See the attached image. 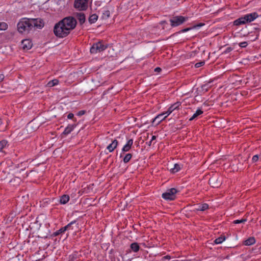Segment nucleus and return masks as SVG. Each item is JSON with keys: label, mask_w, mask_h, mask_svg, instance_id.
I'll list each match as a JSON object with an SVG mask.
<instances>
[{"label": "nucleus", "mask_w": 261, "mask_h": 261, "mask_svg": "<svg viewBox=\"0 0 261 261\" xmlns=\"http://www.w3.org/2000/svg\"><path fill=\"white\" fill-rule=\"evenodd\" d=\"M2 123V120L0 119V125H1Z\"/></svg>", "instance_id": "obj_45"}, {"label": "nucleus", "mask_w": 261, "mask_h": 261, "mask_svg": "<svg viewBox=\"0 0 261 261\" xmlns=\"http://www.w3.org/2000/svg\"><path fill=\"white\" fill-rule=\"evenodd\" d=\"M151 142H152V141L150 140V142H149V143H148V145H151Z\"/></svg>", "instance_id": "obj_44"}, {"label": "nucleus", "mask_w": 261, "mask_h": 261, "mask_svg": "<svg viewBox=\"0 0 261 261\" xmlns=\"http://www.w3.org/2000/svg\"><path fill=\"white\" fill-rule=\"evenodd\" d=\"M77 19L79 20L81 24H83L85 21V16L83 13H79L77 14Z\"/></svg>", "instance_id": "obj_19"}, {"label": "nucleus", "mask_w": 261, "mask_h": 261, "mask_svg": "<svg viewBox=\"0 0 261 261\" xmlns=\"http://www.w3.org/2000/svg\"><path fill=\"white\" fill-rule=\"evenodd\" d=\"M204 24H202V23H199V24H197V25H194L193 27L192 28H186V29H182L181 30H180L179 33H184V32H186L192 29H194V28H198L202 25H203Z\"/></svg>", "instance_id": "obj_22"}, {"label": "nucleus", "mask_w": 261, "mask_h": 261, "mask_svg": "<svg viewBox=\"0 0 261 261\" xmlns=\"http://www.w3.org/2000/svg\"><path fill=\"white\" fill-rule=\"evenodd\" d=\"M162 70L161 68H160V67H156L154 69V71L155 72H160Z\"/></svg>", "instance_id": "obj_39"}, {"label": "nucleus", "mask_w": 261, "mask_h": 261, "mask_svg": "<svg viewBox=\"0 0 261 261\" xmlns=\"http://www.w3.org/2000/svg\"><path fill=\"white\" fill-rule=\"evenodd\" d=\"M231 50V48L230 47H228L226 50L224 51L225 53H227Z\"/></svg>", "instance_id": "obj_40"}, {"label": "nucleus", "mask_w": 261, "mask_h": 261, "mask_svg": "<svg viewBox=\"0 0 261 261\" xmlns=\"http://www.w3.org/2000/svg\"><path fill=\"white\" fill-rule=\"evenodd\" d=\"M258 159H259L258 155L256 154V155H254L252 159V162L254 163V162H257L258 160Z\"/></svg>", "instance_id": "obj_35"}, {"label": "nucleus", "mask_w": 261, "mask_h": 261, "mask_svg": "<svg viewBox=\"0 0 261 261\" xmlns=\"http://www.w3.org/2000/svg\"><path fill=\"white\" fill-rule=\"evenodd\" d=\"M131 249L135 252H137L139 251L140 247L138 243H133L130 245Z\"/></svg>", "instance_id": "obj_23"}, {"label": "nucleus", "mask_w": 261, "mask_h": 261, "mask_svg": "<svg viewBox=\"0 0 261 261\" xmlns=\"http://www.w3.org/2000/svg\"><path fill=\"white\" fill-rule=\"evenodd\" d=\"M74 117V115L72 113H69L67 115L68 119H73Z\"/></svg>", "instance_id": "obj_38"}, {"label": "nucleus", "mask_w": 261, "mask_h": 261, "mask_svg": "<svg viewBox=\"0 0 261 261\" xmlns=\"http://www.w3.org/2000/svg\"><path fill=\"white\" fill-rule=\"evenodd\" d=\"M54 32L55 35L59 38L65 37L70 33L68 29L64 27L60 21L55 25Z\"/></svg>", "instance_id": "obj_3"}, {"label": "nucleus", "mask_w": 261, "mask_h": 261, "mask_svg": "<svg viewBox=\"0 0 261 261\" xmlns=\"http://www.w3.org/2000/svg\"><path fill=\"white\" fill-rule=\"evenodd\" d=\"M255 242V240L253 237H250L249 239H247L244 242V244L245 245L250 246L253 245Z\"/></svg>", "instance_id": "obj_20"}, {"label": "nucleus", "mask_w": 261, "mask_h": 261, "mask_svg": "<svg viewBox=\"0 0 261 261\" xmlns=\"http://www.w3.org/2000/svg\"><path fill=\"white\" fill-rule=\"evenodd\" d=\"M7 143L8 142L5 140H3L0 141V149L1 150H2L3 149L7 146Z\"/></svg>", "instance_id": "obj_31"}, {"label": "nucleus", "mask_w": 261, "mask_h": 261, "mask_svg": "<svg viewBox=\"0 0 261 261\" xmlns=\"http://www.w3.org/2000/svg\"><path fill=\"white\" fill-rule=\"evenodd\" d=\"M73 121H76V119H73Z\"/></svg>", "instance_id": "obj_46"}, {"label": "nucleus", "mask_w": 261, "mask_h": 261, "mask_svg": "<svg viewBox=\"0 0 261 261\" xmlns=\"http://www.w3.org/2000/svg\"><path fill=\"white\" fill-rule=\"evenodd\" d=\"M168 116L165 113H161L157 115L152 121L154 122L156 121H158V124L160 123L162 121L164 120Z\"/></svg>", "instance_id": "obj_14"}, {"label": "nucleus", "mask_w": 261, "mask_h": 261, "mask_svg": "<svg viewBox=\"0 0 261 261\" xmlns=\"http://www.w3.org/2000/svg\"><path fill=\"white\" fill-rule=\"evenodd\" d=\"M118 144V141L115 139L113 141H112V143L107 146V149L109 150L110 152H111L113 151L114 149L117 147Z\"/></svg>", "instance_id": "obj_13"}, {"label": "nucleus", "mask_w": 261, "mask_h": 261, "mask_svg": "<svg viewBox=\"0 0 261 261\" xmlns=\"http://www.w3.org/2000/svg\"><path fill=\"white\" fill-rule=\"evenodd\" d=\"M75 124H69L65 129L63 134L65 135H68L75 127Z\"/></svg>", "instance_id": "obj_16"}, {"label": "nucleus", "mask_w": 261, "mask_h": 261, "mask_svg": "<svg viewBox=\"0 0 261 261\" xmlns=\"http://www.w3.org/2000/svg\"><path fill=\"white\" fill-rule=\"evenodd\" d=\"M258 16L257 13L256 12L246 14L244 16L235 20L233 21V24L238 26L250 22L256 19Z\"/></svg>", "instance_id": "obj_2"}, {"label": "nucleus", "mask_w": 261, "mask_h": 261, "mask_svg": "<svg viewBox=\"0 0 261 261\" xmlns=\"http://www.w3.org/2000/svg\"><path fill=\"white\" fill-rule=\"evenodd\" d=\"M181 103L180 102L174 103L168 108V110L165 112V114H166L167 116L169 115L173 111L178 109Z\"/></svg>", "instance_id": "obj_10"}, {"label": "nucleus", "mask_w": 261, "mask_h": 261, "mask_svg": "<svg viewBox=\"0 0 261 261\" xmlns=\"http://www.w3.org/2000/svg\"><path fill=\"white\" fill-rule=\"evenodd\" d=\"M65 231H66V227H63L60 228L59 230L55 232L54 234L55 236H57L59 235V234L65 232Z\"/></svg>", "instance_id": "obj_32"}, {"label": "nucleus", "mask_w": 261, "mask_h": 261, "mask_svg": "<svg viewBox=\"0 0 261 261\" xmlns=\"http://www.w3.org/2000/svg\"><path fill=\"white\" fill-rule=\"evenodd\" d=\"M165 257L166 258H168V259H170V256H165Z\"/></svg>", "instance_id": "obj_43"}, {"label": "nucleus", "mask_w": 261, "mask_h": 261, "mask_svg": "<svg viewBox=\"0 0 261 261\" xmlns=\"http://www.w3.org/2000/svg\"><path fill=\"white\" fill-rule=\"evenodd\" d=\"M8 28V25L5 22H0V31H5Z\"/></svg>", "instance_id": "obj_29"}, {"label": "nucleus", "mask_w": 261, "mask_h": 261, "mask_svg": "<svg viewBox=\"0 0 261 261\" xmlns=\"http://www.w3.org/2000/svg\"><path fill=\"white\" fill-rule=\"evenodd\" d=\"M246 221H247V220L246 219H242L241 220H236L233 221V223L234 224H240V223H244Z\"/></svg>", "instance_id": "obj_33"}, {"label": "nucleus", "mask_w": 261, "mask_h": 261, "mask_svg": "<svg viewBox=\"0 0 261 261\" xmlns=\"http://www.w3.org/2000/svg\"><path fill=\"white\" fill-rule=\"evenodd\" d=\"M108 47V45L101 42L94 43L90 48L91 54H97L105 50Z\"/></svg>", "instance_id": "obj_5"}, {"label": "nucleus", "mask_w": 261, "mask_h": 261, "mask_svg": "<svg viewBox=\"0 0 261 261\" xmlns=\"http://www.w3.org/2000/svg\"><path fill=\"white\" fill-rule=\"evenodd\" d=\"M58 83H59V81L57 79H54L51 81H50L47 83V86L48 87H53L54 86L58 85Z\"/></svg>", "instance_id": "obj_26"}, {"label": "nucleus", "mask_w": 261, "mask_h": 261, "mask_svg": "<svg viewBox=\"0 0 261 261\" xmlns=\"http://www.w3.org/2000/svg\"><path fill=\"white\" fill-rule=\"evenodd\" d=\"M110 16V12L107 8L103 9L101 18L102 19H107Z\"/></svg>", "instance_id": "obj_17"}, {"label": "nucleus", "mask_w": 261, "mask_h": 261, "mask_svg": "<svg viewBox=\"0 0 261 261\" xmlns=\"http://www.w3.org/2000/svg\"><path fill=\"white\" fill-rule=\"evenodd\" d=\"M85 111H84V110H82V111H79V112L77 113V115L78 116H82V115H83L84 114H85Z\"/></svg>", "instance_id": "obj_37"}, {"label": "nucleus", "mask_w": 261, "mask_h": 261, "mask_svg": "<svg viewBox=\"0 0 261 261\" xmlns=\"http://www.w3.org/2000/svg\"><path fill=\"white\" fill-rule=\"evenodd\" d=\"M73 224H75L76 227H77V224H76L75 221H73L69 223L68 224H67L66 226H64V227H66V230H69L70 229H73L72 225Z\"/></svg>", "instance_id": "obj_28"}, {"label": "nucleus", "mask_w": 261, "mask_h": 261, "mask_svg": "<svg viewBox=\"0 0 261 261\" xmlns=\"http://www.w3.org/2000/svg\"><path fill=\"white\" fill-rule=\"evenodd\" d=\"M133 144V140L132 139H129L127 141L126 144L123 146V147L122 149V153L120 154V157L122 156V153H124L125 152L128 151L132 146Z\"/></svg>", "instance_id": "obj_11"}, {"label": "nucleus", "mask_w": 261, "mask_h": 261, "mask_svg": "<svg viewBox=\"0 0 261 261\" xmlns=\"http://www.w3.org/2000/svg\"><path fill=\"white\" fill-rule=\"evenodd\" d=\"M68 31L70 32L76 27L77 22L76 19L73 17H67L60 21Z\"/></svg>", "instance_id": "obj_4"}, {"label": "nucleus", "mask_w": 261, "mask_h": 261, "mask_svg": "<svg viewBox=\"0 0 261 261\" xmlns=\"http://www.w3.org/2000/svg\"><path fill=\"white\" fill-rule=\"evenodd\" d=\"M177 192V190L175 188L170 189L162 194V197L166 200H173L175 198V194Z\"/></svg>", "instance_id": "obj_7"}, {"label": "nucleus", "mask_w": 261, "mask_h": 261, "mask_svg": "<svg viewBox=\"0 0 261 261\" xmlns=\"http://www.w3.org/2000/svg\"><path fill=\"white\" fill-rule=\"evenodd\" d=\"M98 16L96 14H92L89 18V22L91 24L93 23L96 22Z\"/></svg>", "instance_id": "obj_24"}, {"label": "nucleus", "mask_w": 261, "mask_h": 261, "mask_svg": "<svg viewBox=\"0 0 261 261\" xmlns=\"http://www.w3.org/2000/svg\"><path fill=\"white\" fill-rule=\"evenodd\" d=\"M225 240V237L224 236H221L215 239L214 242L216 244H221Z\"/></svg>", "instance_id": "obj_27"}, {"label": "nucleus", "mask_w": 261, "mask_h": 261, "mask_svg": "<svg viewBox=\"0 0 261 261\" xmlns=\"http://www.w3.org/2000/svg\"><path fill=\"white\" fill-rule=\"evenodd\" d=\"M21 45L23 49L29 50L32 47V43L29 39H25L22 41Z\"/></svg>", "instance_id": "obj_12"}, {"label": "nucleus", "mask_w": 261, "mask_h": 261, "mask_svg": "<svg viewBox=\"0 0 261 261\" xmlns=\"http://www.w3.org/2000/svg\"><path fill=\"white\" fill-rule=\"evenodd\" d=\"M2 151V150H1V149H0V151Z\"/></svg>", "instance_id": "obj_47"}, {"label": "nucleus", "mask_w": 261, "mask_h": 261, "mask_svg": "<svg viewBox=\"0 0 261 261\" xmlns=\"http://www.w3.org/2000/svg\"><path fill=\"white\" fill-rule=\"evenodd\" d=\"M247 45V42L245 41L239 43V46L242 48L246 47Z\"/></svg>", "instance_id": "obj_36"}, {"label": "nucleus", "mask_w": 261, "mask_h": 261, "mask_svg": "<svg viewBox=\"0 0 261 261\" xmlns=\"http://www.w3.org/2000/svg\"><path fill=\"white\" fill-rule=\"evenodd\" d=\"M155 139H156V137L155 136H152V137H151V141L152 142Z\"/></svg>", "instance_id": "obj_42"}, {"label": "nucleus", "mask_w": 261, "mask_h": 261, "mask_svg": "<svg viewBox=\"0 0 261 261\" xmlns=\"http://www.w3.org/2000/svg\"><path fill=\"white\" fill-rule=\"evenodd\" d=\"M88 0H75L74 7L80 10H85L87 7Z\"/></svg>", "instance_id": "obj_9"}, {"label": "nucleus", "mask_w": 261, "mask_h": 261, "mask_svg": "<svg viewBox=\"0 0 261 261\" xmlns=\"http://www.w3.org/2000/svg\"><path fill=\"white\" fill-rule=\"evenodd\" d=\"M204 63H205L204 61L196 63L195 65V66L196 68H199V67L203 66L204 64Z\"/></svg>", "instance_id": "obj_34"}, {"label": "nucleus", "mask_w": 261, "mask_h": 261, "mask_svg": "<svg viewBox=\"0 0 261 261\" xmlns=\"http://www.w3.org/2000/svg\"><path fill=\"white\" fill-rule=\"evenodd\" d=\"M203 113V111L200 109H198L196 111V112L193 115V116L189 119L190 121H192L196 118H197L198 116L202 114Z\"/></svg>", "instance_id": "obj_21"}, {"label": "nucleus", "mask_w": 261, "mask_h": 261, "mask_svg": "<svg viewBox=\"0 0 261 261\" xmlns=\"http://www.w3.org/2000/svg\"><path fill=\"white\" fill-rule=\"evenodd\" d=\"M209 184L213 188L219 187L222 183V180L217 176H213L209 179Z\"/></svg>", "instance_id": "obj_8"}, {"label": "nucleus", "mask_w": 261, "mask_h": 261, "mask_svg": "<svg viewBox=\"0 0 261 261\" xmlns=\"http://www.w3.org/2000/svg\"><path fill=\"white\" fill-rule=\"evenodd\" d=\"M208 208V205L206 203H203L202 204H197L195 205V211H204Z\"/></svg>", "instance_id": "obj_15"}, {"label": "nucleus", "mask_w": 261, "mask_h": 261, "mask_svg": "<svg viewBox=\"0 0 261 261\" xmlns=\"http://www.w3.org/2000/svg\"><path fill=\"white\" fill-rule=\"evenodd\" d=\"M69 200V196L68 195H62L60 199V203L62 204L67 203Z\"/></svg>", "instance_id": "obj_18"}, {"label": "nucleus", "mask_w": 261, "mask_h": 261, "mask_svg": "<svg viewBox=\"0 0 261 261\" xmlns=\"http://www.w3.org/2000/svg\"><path fill=\"white\" fill-rule=\"evenodd\" d=\"M188 19V17H185L182 16H176L173 17L170 19L171 25L172 27H177L186 21Z\"/></svg>", "instance_id": "obj_6"}, {"label": "nucleus", "mask_w": 261, "mask_h": 261, "mask_svg": "<svg viewBox=\"0 0 261 261\" xmlns=\"http://www.w3.org/2000/svg\"><path fill=\"white\" fill-rule=\"evenodd\" d=\"M180 169V165L178 164H175L174 165V167L170 169V171L172 173H176V172H178V171H179Z\"/></svg>", "instance_id": "obj_25"}, {"label": "nucleus", "mask_w": 261, "mask_h": 261, "mask_svg": "<svg viewBox=\"0 0 261 261\" xmlns=\"http://www.w3.org/2000/svg\"><path fill=\"white\" fill-rule=\"evenodd\" d=\"M132 157V154L131 153L126 154L123 159L124 163H128L131 159Z\"/></svg>", "instance_id": "obj_30"}, {"label": "nucleus", "mask_w": 261, "mask_h": 261, "mask_svg": "<svg viewBox=\"0 0 261 261\" xmlns=\"http://www.w3.org/2000/svg\"><path fill=\"white\" fill-rule=\"evenodd\" d=\"M4 78V75L3 74H0V82H1Z\"/></svg>", "instance_id": "obj_41"}, {"label": "nucleus", "mask_w": 261, "mask_h": 261, "mask_svg": "<svg viewBox=\"0 0 261 261\" xmlns=\"http://www.w3.org/2000/svg\"><path fill=\"white\" fill-rule=\"evenodd\" d=\"M43 21L40 18H23L17 23V30L20 33H29L33 29H42Z\"/></svg>", "instance_id": "obj_1"}]
</instances>
